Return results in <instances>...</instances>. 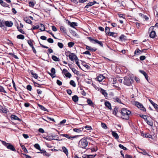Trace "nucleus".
<instances>
[{"instance_id": "nucleus-1", "label": "nucleus", "mask_w": 158, "mask_h": 158, "mask_svg": "<svg viewBox=\"0 0 158 158\" xmlns=\"http://www.w3.org/2000/svg\"><path fill=\"white\" fill-rule=\"evenodd\" d=\"M121 113L122 115V118L128 119L129 118V115L131 114V112L126 109L123 108L121 110Z\"/></svg>"}, {"instance_id": "nucleus-2", "label": "nucleus", "mask_w": 158, "mask_h": 158, "mask_svg": "<svg viewBox=\"0 0 158 158\" xmlns=\"http://www.w3.org/2000/svg\"><path fill=\"white\" fill-rule=\"evenodd\" d=\"M88 142L85 137L81 139L79 142L78 147L83 149H86L88 145Z\"/></svg>"}, {"instance_id": "nucleus-3", "label": "nucleus", "mask_w": 158, "mask_h": 158, "mask_svg": "<svg viewBox=\"0 0 158 158\" xmlns=\"http://www.w3.org/2000/svg\"><path fill=\"white\" fill-rule=\"evenodd\" d=\"M1 142L2 144L6 147L7 149L14 152H16V150L15 147L11 143H6L3 141H2Z\"/></svg>"}, {"instance_id": "nucleus-4", "label": "nucleus", "mask_w": 158, "mask_h": 158, "mask_svg": "<svg viewBox=\"0 0 158 158\" xmlns=\"http://www.w3.org/2000/svg\"><path fill=\"white\" fill-rule=\"evenodd\" d=\"M124 81L123 83L124 85L128 86H130L131 85L132 83L133 82V80L132 78L131 77H125L124 78Z\"/></svg>"}, {"instance_id": "nucleus-5", "label": "nucleus", "mask_w": 158, "mask_h": 158, "mask_svg": "<svg viewBox=\"0 0 158 158\" xmlns=\"http://www.w3.org/2000/svg\"><path fill=\"white\" fill-rule=\"evenodd\" d=\"M136 105L138 108H140L141 110H142L143 111H146V109L143 106V105L141 104L139 102H137L136 103Z\"/></svg>"}, {"instance_id": "nucleus-6", "label": "nucleus", "mask_w": 158, "mask_h": 158, "mask_svg": "<svg viewBox=\"0 0 158 158\" xmlns=\"http://www.w3.org/2000/svg\"><path fill=\"white\" fill-rule=\"evenodd\" d=\"M60 135L61 136L65 137L69 139H74V138H76L75 136H70L68 134H60Z\"/></svg>"}, {"instance_id": "nucleus-7", "label": "nucleus", "mask_w": 158, "mask_h": 158, "mask_svg": "<svg viewBox=\"0 0 158 158\" xmlns=\"http://www.w3.org/2000/svg\"><path fill=\"white\" fill-rule=\"evenodd\" d=\"M10 118L12 120H17L20 121H21V119L19 118L15 115L12 114L10 116Z\"/></svg>"}, {"instance_id": "nucleus-8", "label": "nucleus", "mask_w": 158, "mask_h": 158, "mask_svg": "<svg viewBox=\"0 0 158 158\" xmlns=\"http://www.w3.org/2000/svg\"><path fill=\"white\" fill-rule=\"evenodd\" d=\"M68 21V25H70V26L73 27H74L75 26H77V23L76 22H73L71 23L70 21L67 20Z\"/></svg>"}, {"instance_id": "nucleus-9", "label": "nucleus", "mask_w": 158, "mask_h": 158, "mask_svg": "<svg viewBox=\"0 0 158 158\" xmlns=\"http://www.w3.org/2000/svg\"><path fill=\"white\" fill-rule=\"evenodd\" d=\"M139 72L144 76L146 80L148 81V76L147 73L143 70H139Z\"/></svg>"}, {"instance_id": "nucleus-10", "label": "nucleus", "mask_w": 158, "mask_h": 158, "mask_svg": "<svg viewBox=\"0 0 158 158\" xmlns=\"http://www.w3.org/2000/svg\"><path fill=\"white\" fill-rule=\"evenodd\" d=\"M84 129V127H82L79 128H75L73 129V131L79 133L82 131Z\"/></svg>"}, {"instance_id": "nucleus-11", "label": "nucleus", "mask_w": 158, "mask_h": 158, "mask_svg": "<svg viewBox=\"0 0 158 158\" xmlns=\"http://www.w3.org/2000/svg\"><path fill=\"white\" fill-rule=\"evenodd\" d=\"M88 39L90 41L92 42L94 44H95L94 42H93V41H94L96 43L98 44L99 41L96 39H93L92 37H87Z\"/></svg>"}, {"instance_id": "nucleus-12", "label": "nucleus", "mask_w": 158, "mask_h": 158, "mask_svg": "<svg viewBox=\"0 0 158 158\" xmlns=\"http://www.w3.org/2000/svg\"><path fill=\"white\" fill-rule=\"evenodd\" d=\"M105 77L102 75L100 74L98 77V80L99 82L102 81L104 79Z\"/></svg>"}, {"instance_id": "nucleus-13", "label": "nucleus", "mask_w": 158, "mask_h": 158, "mask_svg": "<svg viewBox=\"0 0 158 158\" xmlns=\"http://www.w3.org/2000/svg\"><path fill=\"white\" fill-rule=\"evenodd\" d=\"M156 32L155 31H152L150 33L149 35L150 37L152 38H154L156 36Z\"/></svg>"}, {"instance_id": "nucleus-14", "label": "nucleus", "mask_w": 158, "mask_h": 158, "mask_svg": "<svg viewBox=\"0 0 158 158\" xmlns=\"http://www.w3.org/2000/svg\"><path fill=\"white\" fill-rule=\"evenodd\" d=\"M60 30L64 34L67 33L66 29L64 27L61 26L60 27Z\"/></svg>"}, {"instance_id": "nucleus-15", "label": "nucleus", "mask_w": 158, "mask_h": 158, "mask_svg": "<svg viewBox=\"0 0 158 158\" xmlns=\"http://www.w3.org/2000/svg\"><path fill=\"white\" fill-rule=\"evenodd\" d=\"M96 3V2L95 1H94L93 2H89L85 6V8H88L89 6H93V5H94V4Z\"/></svg>"}, {"instance_id": "nucleus-16", "label": "nucleus", "mask_w": 158, "mask_h": 158, "mask_svg": "<svg viewBox=\"0 0 158 158\" xmlns=\"http://www.w3.org/2000/svg\"><path fill=\"white\" fill-rule=\"evenodd\" d=\"M5 24L6 26L8 27H11L13 25V23L11 21H5Z\"/></svg>"}, {"instance_id": "nucleus-17", "label": "nucleus", "mask_w": 158, "mask_h": 158, "mask_svg": "<svg viewBox=\"0 0 158 158\" xmlns=\"http://www.w3.org/2000/svg\"><path fill=\"white\" fill-rule=\"evenodd\" d=\"M119 40L121 41H124L126 40V37L123 34H122L119 38Z\"/></svg>"}, {"instance_id": "nucleus-18", "label": "nucleus", "mask_w": 158, "mask_h": 158, "mask_svg": "<svg viewBox=\"0 0 158 158\" xmlns=\"http://www.w3.org/2000/svg\"><path fill=\"white\" fill-rule=\"evenodd\" d=\"M105 105L106 107L108 108L109 109H111V104L109 102L106 101L105 102Z\"/></svg>"}, {"instance_id": "nucleus-19", "label": "nucleus", "mask_w": 158, "mask_h": 158, "mask_svg": "<svg viewBox=\"0 0 158 158\" xmlns=\"http://www.w3.org/2000/svg\"><path fill=\"white\" fill-rule=\"evenodd\" d=\"M72 99L73 101L76 102L78 100V97L77 95H75L73 96Z\"/></svg>"}, {"instance_id": "nucleus-20", "label": "nucleus", "mask_w": 158, "mask_h": 158, "mask_svg": "<svg viewBox=\"0 0 158 158\" xmlns=\"http://www.w3.org/2000/svg\"><path fill=\"white\" fill-rule=\"evenodd\" d=\"M112 135L116 139H118L119 138V136L117 133L114 131H113L112 132Z\"/></svg>"}, {"instance_id": "nucleus-21", "label": "nucleus", "mask_w": 158, "mask_h": 158, "mask_svg": "<svg viewBox=\"0 0 158 158\" xmlns=\"http://www.w3.org/2000/svg\"><path fill=\"white\" fill-rule=\"evenodd\" d=\"M40 30L41 31H45V27L44 25L42 23H40Z\"/></svg>"}, {"instance_id": "nucleus-22", "label": "nucleus", "mask_w": 158, "mask_h": 158, "mask_svg": "<svg viewBox=\"0 0 158 158\" xmlns=\"http://www.w3.org/2000/svg\"><path fill=\"white\" fill-rule=\"evenodd\" d=\"M31 74L33 76V77L35 79H38V80L39 81L38 78V77L37 74L36 73H34L32 71L31 72Z\"/></svg>"}, {"instance_id": "nucleus-23", "label": "nucleus", "mask_w": 158, "mask_h": 158, "mask_svg": "<svg viewBox=\"0 0 158 158\" xmlns=\"http://www.w3.org/2000/svg\"><path fill=\"white\" fill-rule=\"evenodd\" d=\"M141 150L142 151V152H139V153H141L144 155H148L149 156H151L147 153V152L146 151L145 149H141Z\"/></svg>"}, {"instance_id": "nucleus-24", "label": "nucleus", "mask_w": 158, "mask_h": 158, "mask_svg": "<svg viewBox=\"0 0 158 158\" xmlns=\"http://www.w3.org/2000/svg\"><path fill=\"white\" fill-rule=\"evenodd\" d=\"M24 20L27 23L31 24L32 23V22L27 17L24 18Z\"/></svg>"}, {"instance_id": "nucleus-25", "label": "nucleus", "mask_w": 158, "mask_h": 158, "mask_svg": "<svg viewBox=\"0 0 158 158\" xmlns=\"http://www.w3.org/2000/svg\"><path fill=\"white\" fill-rule=\"evenodd\" d=\"M40 151V152H38L37 153L43 154L44 156H47L48 153L45 150H42L41 149V150Z\"/></svg>"}, {"instance_id": "nucleus-26", "label": "nucleus", "mask_w": 158, "mask_h": 158, "mask_svg": "<svg viewBox=\"0 0 158 158\" xmlns=\"http://www.w3.org/2000/svg\"><path fill=\"white\" fill-rule=\"evenodd\" d=\"M87 102L89 105L92 106L94 104L92 100L89 98L87 99Z\"/></svg>"}, {"instance_id": "nucleus-27", "label": "nucleus", "mask_w": 158, "mask_h": 158, "mask_svg": "<svg viewBox=\"0 0 158 158\" xmlns=\"http://www.w3.org/2000/svg\"><path fill=\"white\" fill-rule=\"evenodd\" d=\"M74 53H70V54H69L68 55V56L70 60H71L72 61L73 60L74 57Z\"/></svg>"}, {"instance_id": "nucleus-28", "label": "nucleus", "mask_w": 158, "mask_h": 158, "mask_svg": "<svg viewBox=\"0 0 158 158\" xmlns=\"http://www.w3.org/2000/svg\"><path fill=\"white\" fill-rule=\"evenodd\" d=\"M52 59L55 61H59L60 60V59L57 57L56 56L53 55L52 57Z\"/></svg>"}, {"instance_id": "nucleus-29", "label": "nucleus", "mask_w": 158, "mask_h": 158, "mask_svg": "<svg viewBox=\"0 0 158 158\" xmlns=\"http://www.w3.org/2000/svg\"><path fill=\"white\" fill-rule=\"evenodd\" d=\"M109 35L110 36H112L115 38L117 36V34L113 32H110Z\"/></svg>"}, {"instance_id": "nucleus-30", "label": "nucleus", "mask_w": 158, "mask_h": 158, "mask_svg": "<svg viewBox=\"0 0 158 158\" xmlns=\"http://www.w3.org/2000/svg\"><path fill=\"white\" fill-rule=\"evenodd\" d=\"M145 122L147 123V124L150 126H153V123L152 121H149L147 119H145Z\"/></svg>"}, {"instance_id": "nucleus-31", "label": "nucleus", "mask_w": 158, "mask_h": 158, "mask_svg": "<svg viewBox=\"0 0 158 158\" xmlns=\"http://www.w3.org/2000/svg\"><path fill=\"white\" fill-rule=\"evenodd\" d=\"M62 149L63 152L66 155H67L68 154V149L64 147H62Z\"/></svg>"}, {"instance_id": "nucleus-32", "label": "nucleus", "mask_w": 158, "mask_h": 158, "mask_svg": "<svg viewBox=\"0 0 158 158\" xmlns=\"http://www.w3.org/2000/svg\"><path fill=\"white\" fill-rule=\"evenodd\" d=\"M38 106L42 110H44V111H48L47 109L45 108V107L39 104Z\"/></svg>"}, {"instance_id": "nucleus-33", "label": "nucleus", "mask_w": 158, "mask_h": 158, "mask_svg": "<svg viewBox=\"0 0 158 158\" xmlns=\"http://www.w3.org/2000/svg\"><path fill=\"white\" fill-rule=\"evenodd\" d=\"M101 92L102 93V94L104 95L105 97L107 96V94L105 90L104 89H101Z\"/></svg>"}, {"instance_id": "nucleus-34", "label": "nucleus", "mask_w": 158, "mask_h": 158, "mask_svg": "<svg viewBox=\"0 0 158 158\" xmlns=\"http://www.w3.org/2000/svg\"><path fill=\"white\" fill-rule=\"evenodd\" d=\"M17 38L19 39L23 40L24 39V36L23 35L20 34L17 36Z\"/></svg>"}, {"instance_id": "nucleus-35", "label": "nucleus", "mask_w": 158, "mask_h": 158, "mask_svg": "<svg viewBox=\"0 0 158 158\" xmlns=\"http://www.w3.org/2000/svg\"><path fill=\"white\" fill-rule=\"evenodd\" d=\"M105 30L106 34L109 35L110 34V31L109 27H106L105 28Z\"/></svg>"}, {"instance_id": "nucleus-36", "label": "nucleus", "mask_w": 158, "mask_h": 158, "mask_svg": "<svg viewBox=\"0 0 158 158\" xmlns=\"http://www.w3.org/2000/svg\"><path fill=\"white\" fill-rule=\"evenodd\" d=\"M118 112V108L116 107H115L114 108V111L113 112V114H114L116 116V114Z\"/></svg>"}, {"instance_id": "nucleus-37", "label": "nucleus", "mask_w": 158, "mask_h": 158, "mask_svg": "<svg viewBox=\"0 0 158 158\" xmlns=\"http://www.w3.org/2000/svg\"><path fill=\"white\" fill-rule=\"evenodd\" d=\"M73 73L77 75L79 74V72L76 70L74 68H73L71 69Z\"/></svg>"}, {"instance_id": "nucleus-38", "label": "nucleus", "mask_w": 158, "mask_h": 158, "mask_svg": "<svg viewBox=\"0 0 158 158\" xmlns=\"http://www.w3.org/2000/svg\"><path fill=\"white\" fill-rule=\"evenodd\" d=\"M114 101L118 103H121V99L118 98V97H116L114 98Z\"/></svg>"}, {"instance_id": "nucleus-39", "label": "nucleus", "mask_w": 158, "mask_h": 158, "mask_svg": "<svg viewBox=\"0 0 158 158\" xmlns=\"http://www.w3.org/2000/svg\"><path fill=\"white\" fill-rule=\"evenodd\" d=\"M141 52V51L138 48L135 51L134 53L135 55H138Z\"/></svg>"}, {"instance_id": "nucleus-40", "label": "nucleus", "mask_w": 158, "mask_h": 158, "mask_svg": "<svg viewBox=\"0 0 158 158\" xmlns=\"http://www.w3.org/2000/svg\"><path fill=\"white\" fill-rule=\"evenodd\" d=\"M70 84L73 87H75L76 85L74 81L73 80H71L69 82Z\"/></svg>"}, {"instance_id": "nucleus-41", "label": "nucleus", "mask_w": 158, "mask_h": 158, "mask_svg": "<svg viewBox=\"0 0 158 158\" xmlns=\"http://www.w3.org/2000/svg\"><path fill=\"white\" fill-rule=\"evenodd\" d=\"M74 43L72 42H69L68 43V45L69 47L71 48L73 47L74 45Z\"/></svg>"}, {"instance_id": "nucleus-42", "label": "nucleus", "mask_w": 158, "mask_h": 158, "mask_svg": "<svg viewBox=\"0 0 158 158\" xmlns=\"http://www.w3.org/2000/svg\"><path fill=\"white\" fill-rule=\"evenodd\" d=\"M34 147L37 149L41 150V148L40 145L38 143H36L34 145Z\"/></svg>"}, {"instance_id": "nucleus-43", "label": "nucleus", "mask_w": 158, "mask_h": 158, "mask_svg": "<svg viewBox=\"0 0 158 158\" xmlns=\"http://www.w3.org/2000/svg\"><path fill=\"white\" fill-rule=\"evenodd\" d=\"M45 139L48 140L50 141L52 140H53V139H55L54 138H53V137H52V136H49L48 137H46L45 138Z\"/></svg>"}, {"instance_id": "nucleus-44", "label": "nucleus", "mask_w": 158, "mask_h": 158, "mask_svg": "<svg viewBox=\"0 0 158 158\" xmlns=\"http://www.w3.org/2000/svg\"><path fill=\"white\" fill-rule=\"evenodd\" d=\"M0 92H3L5 93H7L6 92L4 88L1 85H0Z\"/></svg>"}, {"instance_id": "nucleus-45", "label": "nucleus", "mask_w": 158, "mask_h": 158, "mask_svg": "<svg viewBox=\"0 0 158 158\" xmlns=\"http://www.w3.org/2000/svg\"><path fill=\"white\" fill-rule=\"evenodd\" d=\"M143 136L146 138H151L152 136L150 135L149 134L147 133L145 134H143Z\"/></svg>"}, {"instance_id": "nucleus-46", "label": "nucleus", "mask_w": 158, "mask_h": 158, "mask_svg": "<svg viewBox=\"0 0 158 158\" xmlns=\"http://www.w3.org/2000/svg\"><path fill=\"white\" fill-rule=\"evenodd\" d=\"M2 6L4 7H8L9 8V5L7 4L5 2H3L2 4L1 5Z\"/></svg>"}, {"instance_id": "nucleus-47", "label": "nucleus", "mask_w": 158, "mask_h": 158, "mask_svg": "<svg viewBox=\"0 0 158 158\" xmlns=\"http://www.w3.org/2000/svg\"><path fill=\"white\" fill-rule=\"evenodd\" d=\"M84 128H85L88 130H92V127L91 126L87 125L85 127H83Z\"/></svg>"}, {"instance_id": "nucleus-48", "label": "nucleus", "mask_w": 158, "mask_h": 158, "mask_svg": "<svg viewBox=\"0 0 158 158\" xmlns=\"http://www.w3.org/2000/svg\"><path fill=\"white\" fill-rule=\"evenodd\" d=\"M8 54L11 56H12L15 58L16 59H18V57L16 56V55H15L14 53H9Z\"/></svg>"}, {"instance_id": "nucleus-49", "label": "nucleus", "mask_w": 158, "mask_h": 158, "mask_svg": "<svg viewBox=\"0 0 158 158\" xmlns=\"http://www.w3.org/2000/svg\"><path fill=\"white\" fill-rule=\"evenodd\" d=\"M118 147L121 148V149H122L124 150H127V148L125 147H124L123 145L119 144L118 145Z\"/></svg>"}, {"instance_id": "nucleus-50", "label": "nucleus", "mask_w": 158, "mask_h": 158, "mask_svg": "<svg viewBox=\"0 0 158 158\" xmlns=\"http://www.w3.org/2000/svg\"><path fill=\"white\" fill-rule=\"evenodd\" d=\"M27 41L29 46H31V45L32 44V42H34V40H27Z\"/></svg>"}, {"instance_id": "nucleus-51", "label": "nucleus", "mask_w": 158, "mask_h": 158, "mask_svg": "<svg viewBox=\"0 0 158 158\" xmlns=\"http://www.w3.org/2000/svg\"><path fill=\"white\" fill-rule=\"evenodd\" d=\"M35 5V4L33 2H29V6L30 7H33Z\"/></svg>"}, {"instance_id": "nucleus-52", "label": "nucleus", "mask_w": 158, "mask_h": 158, "mask_svg": "<svg viewBox=\"0 0 158 158\" xmlns=\"http://www.w3.org/2000/svg\"><path fill=\"white\" fill-rule=\"evenodd\" d=\"M17 29L18 31L20 32L21 33L23 34H25L24 31L22 29H21L20 27H17Z\"/></svg>"}, {"instance_id": "nucleus-53", "label": "nucleus", "mask_w": 158, "mask_h": 158, "mask_svg": "<svg viewBox=\"0 0 158 158\" xmlns=\"http://www.w3.org/2000/svg\"><path fill=\"white\" fill-rule=\"evenodd\" d=\"M101 126L102 127L104 128V129H107V127L105 123H102Z\"/></svg>"}, {"instance_id": "nucleus-54", "label": "nucleus", "mask_w": 158, "mask_h": 158, "mask_svg": "<svg viewBox=\"0 0 158 158\" xmlns=\"http://www.w3.org/2000/svg\"><path fill=\"white\" fill-rule=\"evenodd\" d=\"M64 75L66 77H69V78H70L72 76L71 74L69 72L66 73L64 74Z\"/></svg>"}, {"instance_id": "nucleus-55", "label": "nucleus", "mask_w": 158, "mask_h": 158, "mask_svg": "<svg viewBox=\"0 0 158 158\" xmlns=\"http://www.w3.org/2000/svg\"><path fill=\"white\" fill-rule=\"evenodd\" d=\"M21 148L24 151V152L26 153L28 152V151L27 149L26 148H25V146L24 145L22 146Z\"/></svg>"}, {"instance_id": "nucleus-56", "label": "nucleus", "mask_w": 158, "mask_h": 158, "mask_svg": "<svg viewBox=\"0 0 158 158\" xmlns=\"http://www.w3.org/2000/svg\"><path fill=\"white\" fill-rule=\"evenodd\" d=\"M96 155H87V158H94L96 156Z\"/></svg>"}, {"instance_id": "nucleus-57", "label": "nucleus", "mask_w": 158, "mask_h": 158, "mask_svg": "<svg viewBox=\"0 0 158 158\" xmlns=\"http://www.w3.org/2000/svg\"><path fill=\"white\" fill-rule=\"evenodd\" d=\"M52 137H53V138L55 139H53V140H58V141H59L60 140L59 139V137L58 136V135H55L54 136H52Z\"/></svg>"}, {"instance_id": "nucleus-58", "label": "nucleus", "mask_w": 158, "mask_h": 158, "mask_svg": "<svg viewBox=\"0 0 158 158\" xmlns=\"http://www.w3.org/2000/svg\"><path fill=\"white\" fill-rule=\"evenodd\" d=\"M58 46L60 48H62L63 47V44L61 43L58 42L57 44Z\"/></svg>"}, {"instance_id": "nucleus-59", "label": "nucleus", "mask_w": 158, "mask_h": 158, "mask_svg": "<svg viewBox=\"0 0 158 158\" xmlns=\"http://www.w3.org/2000/svg\"><path fill=\"white\" fill-rule=\"evenodd\" d=\"M5 23H4L3 21L1 20H0V27H4V25Z\"/></svg>"}, {"instance_id": "nucleus-60", "label": "nucleus", "mask_w": 158, "mask_h": 158, "mask_svg": "<svg viewBox=\"0 0 158 158\" xmlns=\"http://www.w3.org/2000/svg\"><path fill=\"white\" fill-rule=\"evenodd\" d=\"M40 27V26L38 25H37L36 26H34L33 27L31 28V30H33L36 29H38Z\"/></svg>"}, {"instance_id": "nucleus-61", "label": "nucleus", "mask_w": 158, "mask_h": 158, "mask_svg": "<svg viewBox=\"0 0 158 158\" xmlns=\"http://www.w3.org/2000/svg\"><path fill=\"white\" fill-rule=\"evenodd\" d=\"M27 89L29 91H31L32 89L31 86L30 85H28L27 86Z\"/></svg>"}, {"instance_id": "nucleus-62", "label": "nucleus", "mask_w": 158, "mask_h": 158, "mask_svg": "<svg viewBox=\"0 0 158 158\" xmlns=\"http://www.w3.org/2000/svg\"><path fill=\"white\" fill-rule=\"evenodd\" d=\"M47 41L48 42L50 43H52L54 42L53 40L51 38H48L47 40Z\"/></svg>"}, {"instance_id": "nucleus-63", "label": "nucleus", "mask_w": 158, "mask_h": 158, "mask_svg": "<svg viewBox=\"0 0 158 158\" xmlns=\"http://www.w3.org/2000/svg\"><path fill=\"white\" fill-rule=\"evenodd\" d=\"M139 116H140V117H141V118H143L144 120L145 121V119H147V118L146 117L147 116L146 115H139Z\"/></svg>"}, {"instance_id": "nucleus-64", "label": "nucleus", "mask_w": 158, "mask_h": 158, "mask_svg": "<svg viewBox=\"0 0 158 158\" xmlns=\"http://www.w3.org/2000/svg\"><path fill=\"white\" fill-rule=\"evenodd\" d=\"M51 73H52V74H55V73H56L55 69L53 68H52L51 69Z\"/></svg>"}]
</instances>
